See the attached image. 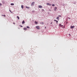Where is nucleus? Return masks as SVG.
<instances>
[{
	"instance_id": "f257e3e1",
	"label": "nucleus",
	"mask_w": 77,
	"mask_h": 77,
	"mask_svg": "<svg viewBox=\"0 0 77 77\" xmlns=\"http://www.w3.org/2000/svg\"><path fill=\"white\" fill-rule=\"evenodd\" d=\"M35 5V2H33L31 4V6H34Z\"/></svg>"
},
{
	"instance_id": "f03ea898",
	"label": "nucleus",
	"mask_w": 77,
	"mask_h": 77,
	"mask_svg": "<svg viewBox=\"0 0 77 77\" xmlns=\"http://www.w3.org/2000/svg\"><path fill=\"white\" fill-rule=\"evenodd\" d=\"M36 28L37 29H38L39 30V29H40V28H39V27L38 26H36Z\"/></svg>"
},
{
	"instance_id": "7ed1b4c3",
	"label": "nucleus",
	"mask_w": 77,
	"mask_h": 77,
	"mask_svg": "<svg viewBox=\"0 0 77 77\" xmlns=\"http://www.w3.org/2000/svg\"><path fill=\"white\" fill-rule=\"evenodd\" d=\"M38 8H42V7L41 5H39L38 6Z\"/></svg>"
},
{
	"instance_id": "20e7f679",
	"label": "nucleus",
	"mask_w": 77,
	"mask_h": 77,
	"mask_svg": "<svg viewBox=\"0 0 77 77\" xmlns=\"http://www.w3.org/2000/svg\"><path fill=\"white\" fill-rule=\"evenodd\" d=\"M56 9H57V8L55 7L54 8V11H56Z\"/></svg>"
},
{
	"instance_id": "39448f33",
	"label": "nucleus",
	"mask_w": 77,
	"mask_h": 77,
	"mask_svg": "<svg viewBox=\"0 0 77 77\" xmlns=\"http://www.w3.org/2000/svg\"><path fill=\"white\" fill-rule=\"evenodd\" d=\"M57 19L58 20H59V17H57Z\"/></svg>"
},
{
	"instance_id": "423d86ee",
	"label": "nucleus",
	"mask_w": 77,
	"mask_h": 77,
	"mask_svg": "<svg viewBox=\"0 0 77 77\" xmlns=\"http://www.w3.org/2000/svg\"><path fill=\"white\" fill-rule=\"evenodd\" d=\"M22 24H24V23H25V21H24V20H23L22 21Z\"/></svg>"
},
{
	"instance_id": "0eeeda50",
	"label": "nucleus",
	"mask_w": 77,
	"mask_h": 77,
	"mask_svg": "<svg viewBox=\"0 0 77 77\" xmlns=\"http://www.w3.org/2000/svg\"><path fill=\"white\" fill-rule=\"evenodd\" d=\"M24 30H27V28H24Z\"/></svg>"
},
{
	"instance_id": "6e6552de",
	"label": "nucleus",
	"mask_w": 77,
	"mask_h": 77,
	"mask_svg": "<svg viewBox=\"0 0 77 77\" xmlns=\"http://www.w3.org/2000/svg\"><path fill=\"white\" fill-rule=\"evenodd\" d=\"M21 8L22 9H23V8H24V6H23V5H21Z\"/></svg>"
},
{
	"instance_id": "1a4fd4ad",
	"label": "nucleus",
	"mask_w": 77,
	"mask_h": 77,
	"mask_svg": "<svg viewBox=\"0 0 77 77\" xmlns=\"http://www.w3.org/2000/svg\"><path fill=\"white\" fill-rule=\"evenodd\" d=\"M47 5H51L50 4L48 3H47Z\"/></svg>"
},
{
	"instance_id": "9d476101",
	"label": "nucleus",
	"mask_w": 77,
	"mask_h": 77,
	"mask_svg": "<svg viewBox=\"0 0 77 77\" xmlns=\"http://www.w3.org/2000/svg\"><path fill=\"white\" fill-rule=\"evenodd\" d=\"M11 5L12 6H13V5H14V3H11Z\"/></svg>"
},
{
	"instance_id": "9b49d317",
	"label": "nucleus",
	"mask_w": 77,
	"mask_h": 77,
	"mask_svg": "<svg viewBox=\"0 0 77 77\" xmlns=\"http://www.w3.org/2000/svg\"><path fill=\"white\" fill-rule=\"evenodd\" d=\"M17 18L18 20H19L20 19V17L18 16H17Z\"/></svg>"
},
{
	"instance_id": "f8f14e48",
	"label": "nucleus",
	"mask_w": 77,
	"mask_h": 77,
	"mask_svg": "<svg viewBox=\"0 0 77 77\" xmlns=\"http://www.w3.org/2000/svg\"><path fill=\"white\" fill-rule=\"evenodd\" d=\"M61 25H62L61 24H59V26L60 27H61Z\"/></svg>"
},
{
	"instance_id": "ddd939ff",
	"label": "nucleus",
	"mask_w": 77,
	"mask_h": 77,
	"mask_svg": "<svg viewBox=\"0 0 77 77\" xmlns=\"http://www.w3.org/2000/svg\"><path fill=\"white\" fill-rule=\"evenodd\" d=\"M2 3L3 4H5V2L4 1H2Z\"/></svg>"
},
{
	"instance_id": "4468645a",
	"label": "nucleus",
	"mask_w": 77,
	"mask_h": 77,
	"mask_svg": "<svg viewBox=\"0 0 77 77\" xmlns=\"http://www.w3.org/2000/svg\"><path fill=\"white\" fill-rule=\"evenodd\" d=\"M35 24H38V22H37L36 21H35Z\"/></svg>"
},
{
	"instance_id": "2eb2a0df",
	"label": "nucleus",
	"mask_w": 77,
	"mask_h": 77,
	"mask_svg": "<svg viewBox=\"0 0 77 77\" xmlns=\"http://www.w3.org/2000/svg\"><path fill=\"white\" fill-rule=\"evenodd\" d=\"M27 28L28 29H30V27H29V26H26Z\"/></svg>"
},
{
	"instance_id": "dca6fc26",
	"label": "nucleus",
	"mask_w": 77,
	"mask_h": 77,
	"mask_svg": "<svg viewBox=\"0 0 77 77\" xmlns=\"http://www.w3.org/2000/svg\"><path fill=\"white\" fill-rule=\"evenodd\" d=\"M70 28L71 29H73V27L72 26H70Z\"/></svg>"
},
{
	"instance_id": "f3484780",
	"label": "nucleus",
	"mask_w": 77,
	"mask_h": 77,
	"mask_svg": "<svg viewBox=\"0 0 77 77\" xmlns=\"http://www.w3.org/2000/svg\"><path fill=\"white\" fill-rule=\"evenodd\" d=\"M26 8L27 9H29V7H28L27 6H26Z\"/></svg>"
},
{
	"instance_id": "a211bd4d",
	"label": "nucleus",
	"mask_w": 77,
	"mask_h": 77,
	"mask_svg": "<svg viewBox=\"0 0 77 77\" xmlns=\"http://www.w3.org/2000/svg\"><path fill=\"white\" fill-rule=\"evenodd\" d=\"M2 16H4L5 17H6V16L5 15H2Z\"/></svg>"
},
{
	"instance_id": "6ab92c4d",
	"label": "nucleus",
	"mask_w": 77,
	"mask_h": 77,
	"mask_svg": "<svg viewBox=\"0 0 77 77\" xmlns=\"http://www.w3.org/2000/svg\"><path fill=\"white\" fill-rule=\"evenodd\" d=\"M52 5L53 6H55L54 4H52Z\"/></svg>"
},
{
	"instance_id": "aec40b11",
	"label": "nucleus",
	"mask_w": 77,
	"mask_h": 77,
	"mask_svg": "<svg viewBox=\"0 0 77 77\" xmlns=\"http://www.w3.org/2000/svg\"><path fill=\"white\" fill-rule=\"evenodd\" d=\"M2 6V4L0 3V6Z\"/></svg>"
},
{
	"instance_id": "412c9836",
	"label": "nucleus",
	"mask_w": 77,
	"mask_h": 77,
	"mask_svg": "<svg viewBox=\"0 0 77 77\" xmlns=\"http://www.w3.org/2000/svg\"><path fill=\"white\" fill-rule=\"evenodd\" d=\"M61 27H63V25H61Z\"/></svg>"
},
{
	"instance_id": "4be33fe9",
	"label": "nucleus",
	"mask_w": 77,
	"mask_h": 77,
	"mask_svg": "<svg viewBox=\"0 0 77 77\" xmlns=\"http://www.w3.org/2000/svg\"><path fill=\"white\" fill-rule=\"evenodd\" d=\"M32 12H35V11H32Z\"/></svg>"
},
{
	"instance_id": "5701e85b",
	"label": "nucleus",
	"mask_w": 77,
	"mask_h": 77,
	"mask_svg": "<svg viewBox=\"0 0 77 77\" xmlns=\"http://www.w3.org/2000/svg\"><path fill=\"white\" fill-rule=\"evenodd\" d=\"M72 27H73V28H74L75 27V26H72Z\"/></svg>"
},
{
	"instance_id": "b1692460",
	"label": "nucleus",
	"mask_w": 77,
	"mask_h": 77,
	"mask_svg": "<svg viewBox=\"0 0 77 77\" xmlns=\"http://www.w3.org/2000/svg\"><path fill=\"white\" fill-rule=\"evenodd\" d=\"M56 22L57 23H58V21L57 20L56 21Z\"/></svg>"
},
{
	"instance_id": "393cba45",
	"label": "nucleus",
	"mask_w": 77,
	"mask_h": 77,
	"mask_svg": "<svg viewBox=\"0 0 77 77\" xmlns=\"http://www.w3.org/2000/svg\"><path fill=\"white\" fill-rule=\"evenodd\" d=\"M59 17H61V15H59Z\"/></svg>"
},
{
	"instance_id": "a878e982",
	"label": "nucleus",
	"mask_w": 77,
	"mask_h": 77,
	"mask_svg": "<svg viewBox=\"0 0 77 77\" xmlns=\"http://www.w3.org/2000/svg\"><path fill=\"white\" fill-rule=\"evenodd\" d=\"M69 36H70V35H71V34H69Z\"/></svg>"
},
{
	"instance_id": "bb28decb",
	"label": "nucleus",
	"mask_w": 77,
	"mask_h": 77,
	"mask_svg": "<svg viewBox=\"0 0 77 77\" xmlns=\"http://www.w3.org/2000/svg\"><path fill=\"white\" fill-rule=\"evenodd\" d=\"M9 11H10V12H11V10H9Z\"/></svg>"
},
{
	"instance_id": "cd10ccee",
	"label": "nucleus",
	"mask_w": 77,
	"mask_h": 77,
	"mask_svg": "<svg viewBox=\"0 0 77 77\" xmlns=\"http://www.w3.org/2000/svg\"><path fill=\"white\" fill-rule=\"evenodd\" d=\"M54 21H56L57 20H54Z\"/></svg>"
},
{
	"instance_id": "c85d7f7f",
	"label": "nucleus",
	"mask_w": 77,
	"mask_h": 77,
	"mask_svg": "<svg viewBox=\"0 0 77 77\" xmlns=\"http://www.w3.org/2000/svg\"><path fill=\"white\" fill-rule=\"evenodd\" d=\"M52 23H53L51 22V24H52Z\"/></svg>"
},
{
	"instance_id": "c756f323",
	"label": "nucleus",
	"mask_w": 77,
	"mask_h": 77,
	"mask_svg": "<svg viewBox=\"0 0 77 77\" xmlns=\"http://www.w3.org/2000/svg\"><path fill=\"white\" fill-rule=\"evenodd\" d=\"M42 24H43L44 23H43V22H42Z\"/></svg>"
},
{
	"instance_id": "7c9ffc66",
	"label": "nucleus",
	"mask_w": 77,
	"mask_h": 77,
	"mask_svg": "<svg viewBox=\"0 0 77 77\" xmlns=\"http://www.w3.org/2000/svg\"><path fill=\"white\" fill-rule=\"evenodd\" d=\"M20 27H23V26H20Z\"/></svg>"
},
{
	"instance_id": "2f4dec72",
	"label": "nucleus",
	"mask_w": 77,
	"mask_h": 77,
	"mask_svg": "<svg viewBox=\"0 0 77 77\" xmlns=\"http://www.w3.org/2000/svg\"><path fill=\"white\" fill-rule=\"evenodd\" d=\"M68 18L69 19H70V17H68Z\"/></svg>"
},
{
	"instance_id": "473e14b6",
	"label": "nucleus",
	"mask_w": 77,
	"mask_h": 77,
	"mask_svg": "<svg viewBox=\"0 0 77 77\" xmlns=\"http://www.w3.org/2000/svg\"><path fill=\"white\" fill-rule=\"evenodd\" d=\"M13 24H15V23H13Z\"/></svg>"
},
{
	"instance_id": "72a5a7b5",
	"label": "nucleus",
	"mask_w": 77,
	"mask_h": 77,
	"mask_svg": "<svg viewBox=\"0 0 77 77\" xmlns=\"http://www.w3.org/2000/svg\"><path fill=\"white\" fill-rule=\"evenodd\" d=\"M45 28H46V27H45Z\"/></svg>"
},
{
	"instance_id": "f704fd0d",
	"label": "nucleus",
	"mask_w": 77,
	"mask_h": 77,
	"mask_svg": "<svg viewBox=\"0 0 77 77\" xmlns=\"http://www.w3.org/2000/svg\"><path fill=\"white\" fill-rule=\"evenodd\" d=\"M50 11H51V10H50Z\"/></svg>"
}]
</instances>
